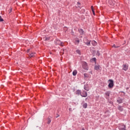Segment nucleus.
<instances>
[{
    "mask_svg": "<svg viewBox=\"0 0 130 130\" xmlns=\"http://www.w3.org/2000/svg\"><path fill=\"white\" fill-rule=\"evenodd\" d=\"M123 93L124 94V95H125V93L124 92H124H123Z\"/></svg>",
    "mask_w": 130,
    "mask_h": 130,
    "instance_id": "c9c22d12",
    "label": "nucleus"
},
{
    "mask_svg": "<svg viewBox=\"0 0 130 130\" xmlns=\"http://www.w3.org/2000/svg\"><path fill=\"white\" fill-rule=\"evenodd\" d=\"M82 93V92L81 91V90L80 89H78L77 90H76V95H78V96L79 95H81V94Z\"/></svg>",
    "mask_w": 130,
    "mask_h": 130,
    "instance_id": "f8f14e48",
    "label": "nucleus"
},
{
    "mask_svg": "<svg viewBox=\"0 0 130 130\" xmlns=\"http://www.w3.org/2000/svg\"><path fill=\"white\" fill-rule=\"evenodd\" d=\"M112 47H114V48H118L119 47V46H116V45H115V44H114V45L112 46Z\"/></svg>",
    "mask_w": 130,
    "mask_h": 130,
    "instance_id": "b1692460",
    "label": "nucleus"
},
{
    "mask_svg": "<svg viewBox=\"0 0 130 130\" xmlns=\"http://www.w3.org/2000/svg\"><path fill=\"white\" fill-rule=\"evenodd\" d=\"M96 55H98V56H100V52L99 50H98L96 52Z\"/></svg>",
    "mask_w": 130,
    "mask_h": 130,
    "instance_id": "a878e982",
    "label": "nucleus"
},
{
    "mask_svg": "<svg viewBox=\"0 0 130 130\" xmlns=\"http://www.w3.org/2000/svg\"><path fill=\"white\" fill-rule=\"evenodd\" d=\"M118 110L119 111L122 112V111H123V108L122 107V106H118Z\"/></svg>",
    "mask_w": 130,
    "mask_h": 130,
    "instance_id": "4468645a",
    "label": "nucleus"
},
{
    "mask_svg": "<svg viewBox=\"0 0 130 130\" xmlns=\"http://www.w3.org/2000/svg\"><path fill=\"white\" fill-rule=\"evenodd\" d=\"M124 91H121V93H123Z\"/></svg>",
    "mask_w": 130,
    "mask_h": 130,
    "instance_id": "4c0bfd02",
    "label": "nucleus"
},
{
    "mask_svg": "<svg viewBox=\"0 0 130 130\" xmlns=\"http://www.w3.org/2000/svg\"><path fill=\"white\" fill-rule=\"evenodd\" d=\"M91 61H94L95 63H96V61H97V59L96 57H93L90 59Z\"/></svg>",
    "mask_w": 130,
    "mask_h": 130,
    "instance_id": "a211bd4d",
    "label": "nucleus"
},
{
    "mask_svg": "<svg viewBox=\"0 0 130 130\" xmlns=\"http://www.w3.org/2000/svg\"><path fill=\"white\" fill-rule=\"evenodd\" d=\"M119 130H126V125L124 124H121L118 126Z\"/></svg>",
    "mask_w": 130,
    "mask_h": 130,
    "instance_id": "f03ea898",
    "label": "nucleus"
},
{
    "mask_svg": "<svg viewBox=\"0 0 130 130\" xmlns=\"http://www.w3.org/2000/svg\"><path fill=\"white\" fill-rule=\"evenodd\" d=\"M108 82H109V83L108 85V87L109 89H112L113 87L114 86V82L113 81V80L112 79H109L108 80Z\"/></svg>",
    "mask_w": 130,
    "mask_h": 130,
    "instance_id": "f257e3e1",
    "label": "nucleus"
},
{
    "mask_svg": "<svg viewBox=\"0 0 130 130\" xmlns=\"http://www.w3.org/2000/svg\"><path fill=\"white\" fill-rule=\"evenodd\" d=\"M45 41H48L49 40H50V37H45Z\"/></svg>",
    "mask_w": 130,
    "mask_h": 130,
    "instance_id": "4be33fe9",
    "label": "nucleus"
},
{
    "mask_svg": "<svg viewBox=\"0 0 130 130\" xmlns=\"http://www.w3.org/2000/svg\"><path fill=\"white\" fill-rule=\"evenodd\" d=\"M84 43L87 46H91V41L86 39V42H84Z\"/></svg>",
    "mask_w": 130,
    "mask_h": 130,
    "instance_id": "423d86ee",
    "label": "nucleus"
},
{
    "mask_svg": "<svg viewBox=\"0 0 130 130\" xmlns=\"http://www.w3.org/2000/svg\"><path fill=\"white\" fill-rule=\"evenodd\" d=\"M76 52H77V53H78V54H79L80 55H81V50H77Z\"/></svg>",
    "mask_w": 130,
    "mask_h": 130,
    "instance_id": "5701e85b",
    "label": "nucleus"
},
{
    "mask_svg": "<svg viewBox=\"0 0 130 130\" xmlns=\"http://www.w3.org/2000/svg\"><path fill=\"white\" fill-rule=\"evenodd\" d=\"M33 56H34V54H33V53L30 54V57H33Z\"/></svg>",
    "mask_w": 130,
    "mask_h": 130,
    "instance_id": "c85d7f7f",
    "label": "nucleus"
},
{
    "mask_svg": "<svg viewBox=\"0 0 130 130\" xmlns=\"http://www.w3.org/2000/svg\"><path fill=\"white\" fill-rule=\"evenodd\" d=\"M80 95L81 97H87V96H88V93H87V91H83Z\"/></svg>",
    "mask_w": 130,
    "mask_h": 130,
    "instance_id": "0eeeda50",
    "label": "nucleus"
},
{
    "mask_svg": "<svg viewBox=\"0 0 130 130\" xmlns=\"http://www.w3.org/2000/svg\"><path fill=\"white\" fill-rule=\"evenodd\" d=\"M57 117H59V114H57V116H56V118H57Z\"/></svg>",
    "mask_w": 130,
    "mask_h": 130,
    "instance_id": "2f4dec72",
    "label": "nucleus"
},
{
    "mask_svg": "<svg viewBox=\"0 0 130 130\" xmlns=\"http://www.w3.org/2000/svg\"><path fill=\"white\" fill-rule=\"evenodd\" d=\"M76 42H77L78 43V44H79V43H80V40L78 39H76L75 40Z\"/></svg>",
    "mask_w": 130,
    "mask_h": 130,
    "instance_id": "cd10ccee",
    "label": "nucleus"
},
{
    "mask_svg": "<svg viewBox=\"0 0 130 130\" xmlns=\"http://www.w3.org/2000/svg\"><path fill=\"white\" fill-rule=\"evenodd\" d=\"M128 89H129V88L128 87H127V88H126V90H128Z\"/></svg>",
    "mask_w": 130,
    "mask_h": 130,
    "instance_id": "f704fd0d",
    "label": "nucleus"
},
{
    "mask_svg": "<svg viewBox=\"0 0 130 130\" xmlns=\"http://www.w3.org/2000/svg\"><path fill=\"white\" fill-rule=\"evenodd\" d=\"M124 91H121V93H123Z\"/></svg>",
    "mask_w": 130,
    "mask_h": 130,
    "instance_id": "e433bc0d",
    "label": "nucleus"
},
{
    "mask_svg": "<svg viewBox=\"0 0 130 130\" xmlns=\"http://www.w3.org/2000/svg\"><path fill=\"white\" fill-rule=\"evenodd\" d=\"M109 103H110V104H113V102H112L111 101L109 102Z\"/></svg>",
    "mask_w": 130,
    "mask_h": 130,
    "instance_id": "473e14b6",
    "label": "nucleus"
},
{
    "mask_svg": "<svg viewBox=\"0 0 130 130\" xmlns=\"http://www.w3.org/2000/svg\"><path fill=\"white\" fill-rule=\"evenodd\" d=\"M114 3H115L114 1H113V4H114Z\"/></svg>",
    "mask_w": 130,
    "mask_h": 130,
    "instance_id": "ea45409f",
    "label": "nucleus"
},
{
    "mask_svg": "<svg viewBox=\"0 0 130 130\" xmlns=\"http://www.w3.org/2000/svg\"><path fill=\"white\" fill-rule=\"evenodd\" d=\"M77 74H78L77 70H74L72 73L73 76H77Z\"/></svg>",
    "mask_w": 130,
    "mask_h": 130,
    "instance_id": "2eb2a0df",
    "label": "nucleus"
},
{
    "mask_svg": "<svg viewBox=\"0 0 130 130\" xmlns=\"http://www.w3.org/2000/svg\"><path fill=\"white\" fill-rule=\"evenodd\" d=\"M82 107L83 108H85V109L87 108V107H88V104H87V103H84Z\"/></svg>",
    "mask_w": 130,
    "mask_h": 130,
    "instance_id": "f3484780",
    "label": "nucleus"
},
{
    "mask_svg": "<svg viewBox=\"0 0 130 130\" xmlns=\"http://www.w3.org/2000/svg\"><path fill=\"white\" fill-rule=\"evenodd\" d=\"M26 52L29 53V52H30V49H27Z\"/></svg>",
    "mask_w": 130,
    "mask_h": 130,
    "instance_id": "c756f323",
    "label": "nucleus"
},
{
    "mask_svg": "<svg viewBox=\"0 0 130 130\" xmlns=\"http://www.w3.org/2000/svg\"><path fill=\"white\" fill-rule=\"evenodd\" d=\"M110 93L111 92L110 91H108L105 93V94L106 95V96H107L106 97V99H108V98H109V96H110Z\"/></svg>",
    "mask_w": 130,
    "mask_h": 130,
    "instance_id": "6e6552de",
    "label": "nucleus"
},
{
    "mask_svg": "<svg viewBox=\"0 0 130 130\" xmlns=\"http://www.w3.org/2000/svg\"><path fill=\"white\" fill-rule=\"evenodd\" d=\"M91 44L93 45V46H97L98 43L96 41L93 40L91 41Z\"/></svg>",
    "mask_w": 130,
    "mask_h": 130,
    "instance_id": "ddd939ff",
    "label": "nucleus"
},
{
    "mask_svg": "<svg viewBox=\"0 0 130 130\" xmlns=\"http://www.w3.org/2000/svg\"><path fill=\"white\" fill-rule=\"evenodd\" d=\"M55 44L56 45H59L60 46H63V42L60 41L58 39H57L55 41Z\"/></svg>",
    "mask_w": 130,
    "mask_h": 130,
    "instance_id": "7ed1b4c3",
    "label": "nucleus"
},
{
    "mask_svg": "<svg viewBox=\"0 0 130 130\" xmlns=\"http://www.w3.org/2000/svg\"><path fill=\"white\" fill-rule=\"evenodd\" d=\"M82 130H85V129H84V128H83L82 129Z\"/></svg>",
    "mask_w": 130,
    "mask_h": 130,
    "instance_id": "58836bf2",
    "label": "nucleus"
},
{
    "mask_svg": "<svg viewBox=\"0 0 130 130\" xmlns=\"http://www.w3.org/2000/svg\"><path fill=\"white\" fill-rule=\"evenodd\" d=\"M109 1H113V0H109Z\"/></svg>",
    "mask_w": 130,
    "mask_h": 130,
    "instance_id": "a19ab883",
    "label": "nucleus"
},
{
    "mask_svg": "<svg viewBox=\"0 0 130 130\" xmlns=\"http://www.w3.org/2000/svg\"><path fill=\"white\" fill-rule=\"evenodd\" d=\"M82 68L84 69V70H85V71H88V65H87V62H84L82 64Z\"/></svg>",
    "mask_w": 130,
    "mask_h": 130,
    "instance_id": "20e7f679",
    "label": "nucleus"
},
{
    "mask_svg": "<svg viewBox=\"0 0 130 130\" xmlns=\"http://www.w3.org/2000/svg\"><path fill=\"white\" fill-rule=\"evenodd\" d=\"M78 32H79L80 35H84V30H83V29H78Z\"/></svg>",
    "mask_w": 130,
    "mask_h": 130,
    "instance_id": "9d476101",
    "label": "nucleus"
},
{
    "mask_svg": "<svg viewBox=\"0 0 130 130\" xmlns=\"http://www.w3.org/2000/svg\"><path fill=\"white\" fill-rule=\"evenodd\" d=\"M91 8L92 14H93V16H95V10L94 9V7L93 6H91Z\"/></svg>",
    "mask_w": 130,
    "mask_h": 130,
    "instance_id": "dca6fc26",
    "label": "nucleus"
},
{
    "mask_svg": "<svg viewBox=\"0 0 130 130\" xmlns=\"http://www.w3.org/2000/svg\"><path fill=\"white\" fill-rule=\"evenodd\" d=\"M123 101V99L120 98H118L117 99V103H118L119 104H121V103H122Z\"/></svg>",
    "mask_w": 130,
    "mask_h": 130,
    "instance_id": "1a4fd4ad",
    "label": "nucleus"
},
{
    "mask_svg": "<svg viewBox=\"0 0 130 130\" xmlns=\"http://www.w3.org/2000/svg\"><path fill=\"white\" fill-rule=\"evenodd\" d=\"M122 70L126 72L127 70H128V66L126 65V64H124L122 65Z\"/></svg>",
    "mask_w": 130,
    "mask_h": 130,
    "instance_id": "39448f33",
    "label": "nucleus"
},
{
    "mask_svg": "<svg viewBox=\"0 0 130 130\" xmlns=\"http://www.w3.org/2000/svg\"><path fill=\"white\" fill-rule=\"evenodd\" d=\"M94 70L95 71H99V70H100V65H95Z\"/></svg>",
    "mask_w": 130,
    "mask_h": 130,
    "instance_id": "9b49d317",
    "label": "nucleus"
},
{
    "mask_svg": "<svg viewBox=\"0 0 130 130\" xmlns=\"http://www.w3.org/2000/svg\"><path fill=\"white\" fill-rule=\"evenodd\" d=\"M0 22H4V19H3L2 16H0Z\"/></svg>",
    "mask_w": 130,
    "mask_h": 130,
    "instance_id": "bb28decb",
    "label": "nucleus"
},
{
    "mask_svg": "<svg viewBox=\"0 0 130 130\" xmlns=\"http://www.w3.org/2000/svg\"><path fill=\"white\" fill-rule=\"evenodd\" d=\"M84 76L85 79H88V78H89V75H88L86 73L84 74Z\"/></svg>",
    "mask_w": 130,
    "mask_h": 130,
    "instance_id": "6ab92c4d",
    "label": "nucleus"
},
{
    "mask_svg": "<svg viewBox=\"0 0 130 130\" xmlns=\"http://www.w3.org/2000/svg\"><path fill=\"white\" fill-rule=\"evenodd\" d=\"M69 111H72V108H69Z\"/></svg>",
    "mask_w": 130,
    "mask_h": 130,
    "instance_id": "72a5a7b5",
    "label": "nucleus"
},
{
    "mask_svg": "<svg viewBox=\"0 0 130 130\" xmlns=\"http://www.w3.org/2000/svg\"><path fill=\"white\" fill-rule=\"evenodd\" d=\"M84 90H86V91H89V89L87 88V86L86 85H85L84 86Z\"/></svg>",
    "mask_w": 130,
    "mask_h": 130,
    "instance_id": "412c9836",
    "label": "nucleus"
},
{
    "mask_svg": "<svg viewBox=\"0 0 130 130\" xmlns=\"http://www.w3.org/2000/svg\"><path fill=\"white\" fill-rule=\"evenodd\" d=\"M12 9H11L10 10H9V14H11V12H12Z\"/></svg>",
    "mask_w": 130,
    "mask_h": 130,
    "instance_id": "7c9ffc66",
    "label": "nucleus"
},
{
    "mask_svg": "<svg viewBox=\"0 0 130 130\" xmlns=\"http://www.w3.org/2000/svg\"><path fill=\"white\" fill-rule=\"evenodd\" d=\"M50 122H51V119H50V118H48L47 124H50Z\"/></svg>",
    "mask_w": 130,
    "mask_h": 130,
    "instance_id": "aec40b11",
    "label": "nucleus"
},
{
    "mask_svg": "<svg viewBox=\"0 0 130 130\" xmlns=\"http://www.w3.org/2000/svg\"><path fill=\"white\" fill-rule=\"evenodd\" d=\"M78 8H81V3L80 2L77 3Z\"/></svg>",
    "mask_w": 130,
    "mask_h": 130,
    "instance_id": "393cba45",
    "label": "nucleus"
}]
</instances>
